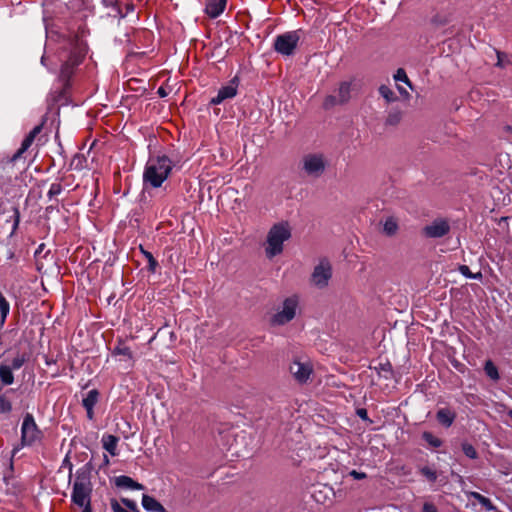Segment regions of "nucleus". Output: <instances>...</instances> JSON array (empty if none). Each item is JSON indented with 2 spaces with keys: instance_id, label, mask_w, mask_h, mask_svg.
<instances>
[{
  "instance_id": "45",
  "label": "nucleus",
  "mask_w": 512,
  "mask_h": 512,
  "mask_svg": "<svg viewBox=\"0 0 512 512\" xmlns=\"http://www.w3.org/2000/svg\"><path fill=\"white\" fill-rule=\"evenodd\" d=\"M87 411V416L89 419H92L93 418V410H86Z\"/></svg>"
},
{
  "instance_id": "11",
  "label": "nucleus",
  "mask_w": 512,
  "mask_h": 512,
  "mask_svg": "<svg viewBox=\"0 0 512 512\" xmlns=\"http://www.w3.org/2000/svg\"><path fill=\"white\" fill-rule=\"evenodd\" d=\"M238 88V79L233 78L227 85L221 87L215 97L210 101L212 105H219L227 99L236 96Z\"/></svg>"
},
{
  "instance_id": "41",
  "label": "nucleus",
  "mask_w": 512,
  "mask_h": 512,
  "mask_svg": "<svg viewBox=\"0 0 512 512\" xmlns=\"http://www.w3.org/2000/svg\"><path fill=\"white\" fill-rule=\"evenodd\" d=\"M505 57V55L501 52H497V58H498V61H497V66L498 67H503L504 66V62H503V58Z\"/></svg>"
},
{
  "instance_id": "34",
  "label": "nucleus",
  "mask_w": 512,
  "mask_h": 512,
  "mask_svg": "<svg viewBox=\"0 0 512 512\" xmlns=\"http://www.w3.org/2000/svg\"><path fill=\"white\" fill-rule=\"evenodd\" d=\"M459 270H460L462 275H464L465 277L470 278V279H479V278L482 277V274L480 272H478L476 274H473L470 271L469 267L466 266V265L460 266Z\"/></svg>"
},
{
  "instance_id": "42",
  "label": "nucleus",
  "mask_w": 512,
  "mask_h": 512,
  "mask_svg": "<svg viewBox=\"0 0 512 512\" xmlns=\"http://www.w3.org/2000/svg\"><path fill=\"white\" fill-rule=\"evenodd\" d=\"M358 415L363 418V419H366L367 418V411L365 409H360L358 410Z\"/></svg>"
},
{
  "instance_id": "43",
  "label": "nucleus",
  "mask_w": 512,
  "mask_h": 512,
  "mask_svg": "<svg viewBox=\"0 0 512 512\" xmlns=\"http://www.w3.org/2000/svg\"><path fill=\"white\" fill-rule=\"evenodd\" d=\"M82 507H83V511L82 512H92L91 504L84 505Z\"/></svg>"
},
{
  "instance_id": "39",
  "label": "nucleus",
  "mask_w": 512,
  "mask_h": 512,
  "mask_svg": "<svg viewBox=\"0 0 512 512\" xmlns=\"http://www.w3.org/2000/svg\"><path fill=\"white\" fill-rule=\"evenodd\" d=\"M422 512H437V508L433 503L426 502L423 505Z\"/></svg>"
},
{
  "instance_id": "49",
  "label": "nucleus",
  "mask_w": 512,
  "mask_h": 512,
  "mask_svg": "<svg viewBox=\"0 0 512 512\" xmlns=\"http://www.w3.org/2000/svg\"><path fill=\"white\" fill-rule=\"evenodd\" d=\"M41 63H42L44 66L46 65V64H45V56H42V58H41Z\"/></svg>"
},
{
  "instance_id": "10",
  "label": "nucleus",
  "mask_w": 512,
  "mask_h": 512,
  "mask_svg": "<svg viewBox=\"0 0 512 512\" xmlns=\"http://www.w3.org/2000/svg\"><path fill=\"white\" fill-rule=\"evenodd\" d=\"M352 83L344 81L340 84L337 96L330 95L324 101L325 108H329L336 104H344L349 101L351 97Z\"/></svg>"
},
{
  "instance_id": "7",
  "label": "nucleus",
  "mask_w": 512,
  "mask_h": 512,
  "mask_svg": "<svg viewBox=\"0 0 512 512\" xmlns=\"http://www.w3.org/2000/svg\"><path fill=\"white\" fill-rule=\"evenodd\" d=\"M325 164L322 154L310 153L303 157V169L311 176L321 175L325 169Z\"/></svg>"
},
{
  "instance_id": "4",
  "label": "nucleus",
  "mask_w": 512,
  "mask_h": 512,
  "mask_svg": "<svg viewBox=\"0 0 512 512\" xmlns=\"http://www.w3.org/2000/svg\"><path fill=\"white\" fill-rule=\"evenodd\" d=\"M42 438V432L38 428L34 416L26 413L21 425V443L23 446H31Z\"/></svg>"
},
{
  "instance_id": "35",
  "label": "nucleus",
  "mask_w": 512,
  "mask_h": 512,
  "mask_svg": "<svg viewBox=\"0 0 512 512\" xmlns=\"http://www.w3.org/2000/svg\"><path fill=\"white\" fill-rule=\"evenodd\" d=\"M394 79L396 82H404L405 84H407L408 86H411L410 85V82H409V79L407 77V74L406 72L403 70V69H398L396 74L394 75Z\"/></svg>"
},
{
  "instance_id": "40",
  "label": "nucleus",
  "mask_w": 512,
  "mask_h": 512,
  "mask_svg": "<svg viewBox=\"0 0 512 512\" xmlns=\"http://www.w3.org/2000/svg\"><path fill=\"white\" fill-rule=\"evenodd\" d=\"M350 475H351L354 479H356V480H362V479L366 478V474H365V473H363V472H358V471H356V470H352V471L350 472Z\"/></svg>"
},
{
  "instance_id": "27",
  "label": "nucleus",
  "mask_w": 512,
  "mask_h": 512,
  "mask_svg": "<svg viewBox=\"0 0 512 512\" xmlns=\"http://www.w3.org/2000/svg\"><path fill=\"white\" fill-rule=\"evenodd\" d=\"M383 229L387 235H393L398 229L396 220L392 217L387 218L384 222Z\"/></svg>"
},
{
  "instance_id": "31",
  "label": "nucleus",
  "mask_w": 512,
  "mask_h": 512,
  "mask_svg": "<svg viewBox=\"0 0 512 512\" xmlns=\"http://www.w3.org/2000/svg\"><path fill=\"white\" fill-rule=\"evenodd\" d=\"M79 62H80L79 57H77V58H75V59L73 60L72 65H70V63H69V62H66V63L62 66V68H61V76H62V77H68V76L71 74V72H72V67H73L74 65H77Z\"/></svg>"
},
{
  "instance_id": "44",
  "label": "nucleus",
  "mask_w": 512,
  "mask_h": 512,
  "mask_svg": "<svg viewBox=\"0 0 512 512\" xmlns=\"http://www.w3.org/2000/svg\"><path fill=\"white\" fill-rule=\"evenodd\" d=\"M399 92L405 96H408V92L404 90L402 87L398 86Z\"/></svg>"
},
{
  "instance_id": "19",
  "label": "nucleus",
  "mask_w": 512,
  "mask_h": 512,
  "mask_svg": "<svg viewBox=\"0 0 512 512\" xmlns=\"http://www.w3.org/2000/svg\"><path fill=\"white\" fill-rule=\"evenodd\" d=\"M436 418L443 426L450 427L456 418V414L448 408H441L438 410Z\"/></svg>"
},
{
  "instance_id": "15",
  "label": "nucleus",
  "mask_w": 512,
  "mask_h": 512,
  "mask_svg": "<svg viewBox=\"0 0 512 512\" xmlns=\"http://www.w3.org/2000/svg\"><path fill=\"white\" fill-rule=\"evenodd\" d=\"M118 442L119 438L111 435V434H104L101 439L102 447L111 455V456H117L118 455Z\"/></svg>"
},
{
  "instance_id": "30",
  "label": "nucleus",
  "mask_w": 512,
  "mask_h": 512,
  "mask_svg": "<svg viewBox=\"0 0 512 512\" xmlns=\"http://www.w3.org/2000/svg\"><path fill=\"white\" fill-rule=\"evenodd\" d=\"M462 450L464 454L470 459H476L478 457L476 449L469 443H463Z\"/></svg>"
},
{
  "instance_id": "53",
  "label": "nucleus",
  "mask_w": 512,
  "mask_h": 512,
  "mask_svg": "<svg viewBox=\"0 0 512 512\" xmlns=\"http://www.w3.org/2000/svg\"><path fill=\"white\" fill-rule=\"evenodd\" d=\"M4 480L7 482V480H8V476L7 475H4Z\"/></svg>"
},
{
  "instance_id": "25",
  "label": "nucleus",
  "mask_w": 512,
  "mask_h": 512,
  "mask_svg": "<svg viewBox=\"0 0 512 512\" xmlns=\"http://www.w3.org/2000/svg\"><path fill=\"white\" fill-rule=\"evenodd\" d=\"M422 438L433 448H438L442 445V440L434 436L431 432H423Z\"/></svg>"
},
{
  "instance_id": "6",
  "label": "nucleus",
  "mask_w": 512,
  "mask_h": 512,
  "mask_svg": "<svg viewBox=\"0 0 512 512\" xmlns=\"http://www.w3.org/2000/svg\"><path fill=\"white\" fill-rule=\"evenodd\" d=\"M297 307L298 298L296 296L285 299L282 309L273 316L272 322L277 325H283L291 321L296 315Z\"/></svg>"
},
{
  "instance_id": "24",
  "label": "nucleus",
  "mask_w": 512,
  "mask_h": 512,
  "mask_svg": "<svg viewBox=\"0 0 512 512\" xmlns=\"http://www.w3.org/2000/svg\"><path fill=\"white\" fill-rule=\"evenodd\" d=\"M484 370L487 376L492 380L497 381L499 379L498 369L491 360L486 361Z\"/></svg>"
},
{
  "instance_id": "47",
  "label": "nucleus",
  "mask_w": 512,
  "mask_h": 512,
  "mask_svg": "<svg viewBox=\"0 0 512 512\" xmlns=\"http://www.w3.org/2000/svg\"><path fill=\"white\" fill-rule=\"evenodd\" d=\"M158 93L161 95V96H164L165 93H164V90L162 88L159 89Z\"/></svg>"
},
{
  "instance_id": "12",
  "label": "nucleus",
  "mask_w": 512,
  "mask_h": 512,
  "mask_svg": "<svg viewBox=\"0 0 512 512\" xmlns=\"http://www.w3.org/2000/svg\"><path fill=\"white\" fill-rule=\"evenodd\" d=\"M449 225L445 220H436L431 225L424 228V232L428 237L439 238L447 234Z\"/></svg>"
},
{
  "instance_id": "52",
  "label": "nucleus",
  "mask_w": 512,
  "mask_h": 512,
  "mask_svg": "<svg viewBox=\"0 0 512 512\" xmlns=\"http://www.w3.org/2000/svg\"><path fill=\"white\" fill-rule=\"evenodd\" d=\"M127 10H133L132 6H127Z\"/></svg>"
},
{
  "instance_id": "2",
  "label": "nucleus",
  "mask_w": 512,
  "mask_h": 512,
  "mask_svg": "<svg viewBox=\"0 0 512 512\" xmlns=\"http://www.w3.org/2000/svg\"><path fill=\"white\" fill-rule=\"evenodd\" d=\"M291 237V229L288 223L281 222L273 225L268 234L265 244V254L272 259L283 251L284 242Z\"/></svg>"
},
{
  "instance_id": "5",
  "label": "nucleus",
  "mask_w": 512,
  "mask_h": 512,
  "mask_svg": "<svg viewBox=\"0 0 512 512\" xmlns=\"http://www.w3.org/2000/svg\"><path fill=\"white\" fill-rule=\"evenodd\" d=\"M91 483L89 479L85 476H78L73 484L71 499L74 504L77 506H84L91 504Z\"/></svg>"
},
{
  "instance_id": "14",
  "label": "nucleus",
  "mask_w": 512,
  "mask_h": 512,
  "mask_svg": "<svg viewBox=\"0 0 512 512\" xmlns=\"http://www.w3.org/2000/svg\"><path fill=\"white\" fill-rule=\"evenodd\" d=\"M227 0H207L205 12L210 18L219 17L225 10Z\"/></svg>"
},
{
  "instance_id": "28",
  "label": "nucleus",
  "mask_w": 512,
  "mask_h": 512,
  "mask_svg": "<svg viewBox=\"0 0 512 512\" xmlns=\"http://www.w3.org/2000/svg\"><path fill=\"white\" fill-rule=\"evenodd\" d=\"M25 362V355H17L12 359L11 364H8V367H11L12 370H18L24 365Z\"/></svg>"
},
{
  "instance_id": "1",
  "label": "nucleus",
  "mask_w": 512,
  "mask_h": 512,
  "mask_svg": "<svg viewBox=\"0 0 512 512\" xmlns=\"http://www.w3.org/2000/svg\"><path fill=\"white\" fill-rule=\"evenodd\" d=\"M174 167L173 161L164 154L152 155L148 158L144 172L143 184L151 188H159L168 179Z\"/></svg>"
},
{
  "instance_id": "8",
  "label": "nucleus",
  "mask_w": 512,
  "mask_h": 512,
  "mask_svg": "<svg viewBox=\"0 0 512 512\" xmlns=\"http://www.w3.org/2000/svg\"><path fill=\"white\" fill-rule=\"evenodd\" d=\"M332 275L331 265L328 261L322 260L319 264L314 268L312 273V283L319 287L323 288L328 284Z\"/></svg>"
},
{
  "instance_id": "22",
  "label": "nucleus",
  "mask_w": 512,
  "mask_h": 512,
  "mask_svg": "<svg viewBox=\"0 0 512 512\" xmlns=\"http://www.w3.org/2000/svg\"><path fill=\"white\" fill-rule=\"evenodd\" d=\"M10 313V303L0 292V326L4 325Z\"/></svg>"
},
{
  "instance_id": "36",
  "label": "nucleus",
  "mask_w": 512,
  "mask_h": 512,
  "mask_svg": "<svg viewBox=\"0 0 512 512\" xmlns=\"http://www.w3.org/2000/svg\"><path fill=\"white\" fill-rule=\"evenodd\" d=\"M13 212H14V214H13L14 223H13V227H12V234H14L16 232V230L18 229L19 223H20V212H19L18 208L14 207Z\"/></svg>"
},
{
  "instance_id": "37",
  "label": "nucleus",
  "mask_w": 512,
  "mask_h": 512,
  "mask_svg": "<svg viewBox=\"0 0 512 512\" xmlns=\"http://www.w3.org/2000/svg\"><path fill=\"white\" fill-rule=\"evenodd\" d=\"M121 502L129 508L133 512H138V507L135 501L128 499V498H122Z\"/></svg>"
},
{
  "instance_id": "50",
  "label": "nucleus",
  "mask_w": 512,
  "mask_h": 512,
  "mask_svg": "<svg viewBox=\"0 0 512 512\" xmlns=\"http://www.w3.org/2000/svg\"><path fill=\"white\" fill-rule=\"evenodd\" d=\"M508 416L512 418V410L508 411Z\"/></svg>"
},
{
  "instance_id": "23",
  "label": "nucleus",
  "mask_w": 512,
  "mask_h": 512,
  "mask_svg": "<svg viewBox=\"0 0 512 512\" xmlns=\"http://www.w3.org/2000/svg\"><path fill=\"white\" fill-rule=\"evenodd\" d=\"M469 495H470V497L477 500L483 507H485L486 510L493 511L496 509V507L493 505L491 500L489 498L483 496L482 494H480L478 492H470Z\"/></svg>"
},
{
  "instance_id": "20",
  "label": "nucleus",
  "mask_w": 512,
  "mask_h": 512,
  "mask_svg": "<svg viewBox=\"0 0 512 512\" xmlns=\"http://www.w3.org/2000/svg\"><path fill=\"white\" fill-rule=\"evenodd\" d=\"M0 381L4 386H9L14 382L13 370L6 363L0 364Z\"/></svg>"
},
{
  "instance_id": "16",
  "label": "nucleus",
  "mask_w": 512,
  "mask_h": 512,
  "mask_svg": "<svg viewBox=\"0 0 512 512\" xmlns=\"http://www.w3.org/2000/svg\"><path fill=\"white\" fill-rule=\"evenodd\" d=\"M15 394L14 389H8L0 394V413L8 414L12 411V397Z\"/></svg>"
},
{
  "instance_id": "18",
  "label": "nucleus",
  "mask_w": 512,
  "mask_h": 512,
  "mask_svg": "<svg viewBox=\"0 0 512 512\" xmlns=\"http://www.w3.org/2000/svg\"><path fill=\"white\" fill-rule=\"evenodd\" d=\"M115 484L117 487L131 490H142L144 488L142 484L134 481L131 477L125 475L116 477Z\"/></svg>"
},
{
  "instance_id": "33",
  "label": "nucleus",
  "mask_w": 512,
  "mask_h": 512,
  "mask_svg": "<svg viewBox=\"0 0 512 512\" xmlns=\"http://www.w3.org/2000/svg\"><path fill=\"white\" fill-rule=\"evenodd\" d=\"M379 93L388 102L393 101L395 99L393 91L387 86H384V85L381 86L379 88Z\"/></svg>"
},
{
  "instance_id": "26",
  "label": "nucleus",
  "mask_w": 512,
  "mask_h": 512,
  "mask_svg": "<svg viewBox=\"0 0 512 512\" xmlns=\"http://www.w3.org/2000/svg\"><path fill=\"white\" fill-rule=\"evenodd\" d=\"M114 355L124 356L128 359H132V351L130 348L122 343H119L113 350Z\"/></svg>"
},
{
  "instance_id": "46",
  "label": "nucleus",
  "mask_w": 512,
  "mask_h": 512,
  "mask_svg": "<svg viewBox=\"0 0 512 512\" xmlns=\"http://www.w3.org/2000/svg\"><path fill=\"white\" fill-rule=\"evenodd\" d=\"M103 461H104V464H105V465H109V463H110L109 458H108V456H106V455H104V459H103Z\"/></svg>"
},
{
  "instance_id": "32",
  "label": "nucleus",
  "mask_w": 512,
  "mask_h": 512,
  "mask_svg": "<svg viewBox=\"0 0 512 512\" xmlns=\"http://www.w3.org/2000/svg\"><path fill=\"white\" fill-rule=\"evenodd\" d=\"M421 473L424 475L430 482H435L437 479V473L435 470L431 469L428 466L421 468Z\"/></svg>"
},
{
  "instance_id": "51",
  "label": "nucleus",
  "mask_w": 512,
  "mask_h": 512,
  "mask_svg": "<svg viewBox=\"0 0 512 512\" xmlns=\"http://www.w3.org/2000/svg\"><path fill=\"white\" fill-rule=\"evenodd\" d=\"M9 467H10V469H12V468H13V463H12V461H10V463H9Z\"/></svg>"
},
{
  "instance_id": "13",
  "label": "nucleus",
  "mask_w": 512,
  "mask_h": 512,
  "mask_svg": "<svg viewBox=\"0 0 512 512\" xmlns=\"http://www.w3.org/2000/svg\"><path fill=\"white\" fill-rule=\"evenodd\" d=\"M41 131V126H36L34 127L30 132L29 134L24 138V140L22 141L21 143V146L20 148L17 150V152L13 155V160H17L19 159L23 153H25L29 148L30 146L32 145V143L34 142L35 140V137L40 133Z\"/></svg>"
},
{
  "instance_id": "21",
  "label": "nucleus",
  "mask_w": 512,
  "mask_h": 512,
  "mask_svg": "<svg viewBox=\"0 0 512 512\" xmlns=\"http://www.w3.org/2000/svg\"><path fill=\"white\" fill-rule=\"evenodd\" d=\"M99 393L97 390L93 389L90 390L86 397L82 401V405L86 410H93L94 406L96 405L98 401Z\"/></svg>"
},
{
  "instance_id": "3",
  "label": "nucleus",
  "mask_w": 512,
  "mask_h": 512,
  "mask_svg": "<svg viewBox=\"0 0 512 512\" xmlns=\"http://www.w3.org/2000/svg\"><path fill=\"white\" fill-rule=\"evenodd\" d=\"M300 40L298 30L285 32L278 35L274 40V50L284 56H290L294 53Z\"/></svg>"
},
{
  "instance_id": "17",
  "label": "nucleus",
  "mask_w": 512,
  "mask_h": 512,
  "mask_svg": "<svg viewBox=\"0 0 512 512\" xmlns=\"http://www.w3.org/2000/svg\"><path fill=\"white\" fill-rule=\"evenodd\" d=\"M142 506L147 511L167 512L164 506L154 497L144 494L142 497Z\"/></svg>"
},
{
  "instance_id": "29",
  "label": "nucleus",
  "mask_w": 512,
  "mask_h": 512,
  "mask_svg": "<svg viewBox=\"0 0 512 512\" xmlns=\"http://www.w3.org/2000/svg\"><path fill=\"white\" fill-rule=\"evenodd\" d=\"M62 190H63L62 189V185L60 183H52L50 185V188H49L48 192H47V196L51 200L54 197L60 195Z\"/></svg>"
},
{
  "instance_id": "38",
  "label": "nucleus",
  "mask_w": 512,
  "mask_h": 512,
  "mask_svg": "<svg viewBox=\"0 0 512 512\" xmlns=\"http://www.w3.org/2000/svg\"><path fill=\"white\" fill-rule=\"evenodd\" d=\"M144 255L148 260L150 270L154 271L157 266V261L150 252L144 251Z\"/></svg>"
},
{
  "instance_id": "48",
  "label": "nucleus",
  "mask_w": 512,
  "mask_h": 512,
  "mask_svg": "<svg viewBox=\"0 0 512 512\" xmlns=\"http://www.w3.org/2000/svg\"><path fill=\"white\" fill-rule=\"evenodd\" d=\"M118 14L119 16L122 18V17H125L126 13H122L121 11H118Z\"/></svg>"
},
{
  "instance_id": "9",
  "label": "nucleus",
  "mask_w": 512,
  "mask_h": 512,
  "mask_svg": "<svg viewBox=\"0 0 512 512\" xmlns=\"http://www.w3.org/2000/svg\"><path fill=\"white\" fill-rule=\"evenodd\" d=\"M290 372L299 383H306L313 372V366L308 360H295L290 365Z\"/></svg>"
}]
</instances>
